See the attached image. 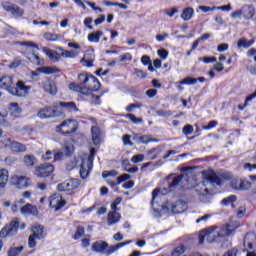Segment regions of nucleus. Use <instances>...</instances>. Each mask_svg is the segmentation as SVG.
<instances>
[{
	"label": "nucleus",
	"mask_w": 256,
	"mask_h": 256,
	"mask_svg": "<svg viewBox=\"0 0 256 256\" xmlns=\"http://www.w3.org/2000/svg\"><path fill=\"white\" fill-rule=\"evenodd\" d=\"M69 89L70 91H76L78 97L83 101H89L91 105H101V96L93 93V91H99L101 89V82L95 76L90 75L85 86H80L74 82L70 83Z\"/></svg>",
	"instance_id": "nucleus-1"
},
{
	"label": "nucleus",
	"mask_w": 256,
	"mask_h": 256,
	"mask_svg": "<svg viewBox=\"0 0 256 256\" xmlns=\"http://www.w3.org/2000/svg\"><path fill=\"white\" fill-rule=\"evenodd\" d=\"M239 225L236 224L235 226L231 224H226L222 226L221 229L218 231L217 226H210L199 233V243L203 245L205 240L207 243H217L219 239H225V237H229V235H233L235 233V229H238Z\"/></svg>",
	"instance_id": "nucleus-2"
},
{
	"label": "nucleus",
	"mask_w": 256,
	"mask_h": 256,
	"mask_svg": "<svg viewBox=\"0 0 256 256\" xmlns=\"http://www.w3.org/2000/svg\"><path fill=\"white\" fill-rule=\"evenodd\" d=\"M0 89H4L14 97H25L31 91V87L25 85V82L22 80L15 81V78L11 75L0 77Z\"/></svg>",
	"instance_id": "nucleus-3"
},
{
	"label": "nucleus",
	"mask_w": 256,
	"mask_h": 256,
	"mask_svg": "<svg viewBox=\"0 0 256 256\" xmlns=\"http://www.w3.org/2000/svg\"><path fill=\"white\" fill-rule=\"evenodd\" d=\"M79 124L75 119L64 120L61 124L56 126V133L61 135H71L77 131Z\"/></svg>",
	"instance_id": "nucleus-4"
},
{
	"label": "nucleus",
	"mask_w": 256,
	"mask_h": 256,
	"mask_svg": "<svg viewBox=\"0 0 256 256\" xmlns=\"http://www.w3.org/2000/svg\"><path fill=\"white\" fill-rule=\"evenodd\" d=\"M47 236V233L45 232V228L41 225L32 227V235L29 236L28 239V247L30 249H34V247H37V239H45Z\"/></svg>",
	"instance_id": "nucleus-5"
},
{
	"label": "nucleus",
	"mask_w": 256,
	"mask_h": 256,
	"mask_svg": "<svg viewBox=\"0 0 256 256\" xmlns=\"http://www.w3.org/2000/svg\"><path fill=\"white\" fill-rule=\"evenodd\" d=\"M19 230V219L14 218L9 224L4 226L0 231V237L5 239V237H9L11 235L17 234Z\"/></svg>",
	"instance_id": "nucleus-6"
},
{
	"label": "nucleus",
	"mask_w": 256,
	"mask_h": 256,
	"mask_svg": "<svg viewBox=\"0 0 256 256\" xmlns=\"http://www.w3.org/2000/svg\"><path fill=\"white\" fill-rule=\"evenodd\" d=\"M18 43L22 47H25V49H28V51L32 52V57L28 58L31 61V63H34V65H39L41 63V58H39V56L35 54V51H39V47L36 46L35 43L31 41H21Z\"/></svg>",
	"instance_id": "nucleus-7"
},
{
	"label": "nucleus",
	"mask_w": 256,
	"mask_h": 256,
	"mask_svg": "<svg viewBox=\"0 0 256 256\" xmlns=\"http://www.w3.org/2000/svg\"><path fill=\"white\" fill-rule=\"evenodd\" d=\"M53 171H55V166L52 164H40L39 166H36L34 174L36 177L45 179V177H51Z\"/></svg>",
	"instance_id": "nucleus-8"
},
{
	"label": "nucleus",
	"mask_w": 256,
	"mask_h": 256,
	"mask_svg": "<svg viewBox=\"0 0 256 256\" xmlns=\"http://www.w3.org/2000/svg\"><path fill=\"white\" fill-rule=\"evenodd\" d=\"M162 210L171 211V213H185L187 210V203L183 200H179L174 204L166 203L162 205Z\"/></svg>",
	"instance_id": "nucleus-9"
},
{
	"label": "nucleus",
	"mask_w": 256,
	"mask_h": 256,
	"mask_svg": "<svg viewBox=\"0 0 256 256\" xmlns=\"http://www.w3.org/2000/svg\"><path fill=\"white\" fill-rule=\"evenodd\" d=\"M11 182L17 189H27L31 186V178L27 176L14 175L11 177Z\"/></svg>",
	"instance_id": "nucleus-10"
},
{
	"label": "nucleus",
	"mask_w": 256,
	"mask_h": 256,
	"mask_svg": "<svg viewBox=\"0 0 256 256\" xmlns=\"http://www.w3.org/2000/svg\"><path fill=\"white\" fill-rule=\"evenodd\" d=\"M66 204L67 201L63 199V196H61V194H53L50 197V207L51 209H54V211H59L60 209H63Z\"/></svg>",
	"instance_id": "nucleus-11"
},
{
	"label": "nucleus",
	"mask_w": 256,
	"mask_h": 256,
	"mask_svg": "<svg viewBox=\"0 0 256 256\" xmlns=\"http://www.w3.org/2000/svg\"><path fill=\"white\" fill-rule=\"evenodd\" d=\"M230 185L232 189H236L237 191H248V189H251V182L239 178H232Z\"/></svg>",
	"instance_id": "nucleus-12"
},
{
	"label": "nucleus",
	"mask_w": 256,
	"mask_h": 256,
	"mask_svg": "<svg viewBox=\"0 0 256 256\" xmlns=\"http://www.w3.org/2000/svg\"><path fill=\"white\" fill-rule=\"evenodd\" d=\"M1 5L4 11H7V13H11V15H14V17H22L24 13L23 9L11 2H2Z\"/></svg>",
	"instance_id": "nucleus-13"
},
{
	"label": "nucleus",
	"mask_w": 256,
	"mask_h": 256,
	"mask_svg": "<svg viewBox=\"0 0 256 256\" xmlns=\"http://www.w3.org/2000/svg\"><path fill=\"white\" fill-rule=\"evenodd\" d=\"M91 169H93V163L90 160H82L80 165V177L81 179H87L89 177V173H91Z\"/></svg>",
	"instance_id": "nucleus-14"
},
{
	"label": "nucleus",
	"mask_w": 256,
	"mask_h": 256,
	"mask_svg": "<svg viewBox=\"0 0 256 256\" xmlns=\"http://www.w3.org/2000/svg\"><path fill=\"white\" fill-rule=\"evenodd\" d=\"M92 251H94V253L107 255V252L109 251V244L103 240L96 241L92 244Z\"/></svg>",
	"instance_id": "nucleus-15"
},
{
	"label": "nucleus",
	"mask_w": 256,
	"mask_h": 256,
	"mask_svg": "<svg viewBox=\"0 0 256 256\" xmlns=\"http://www.w3.org/2000/svg\"><path fill=\"white\" fill-rule=\"evenodd\" d=\"M37 115L40 119H51L53 117H57L58 114L55 108L48 106L41 109Z\"/></svg>",
	"instance_id": "nucleus-16"
},
{
	"label": "nucleus",
	"mask_w": 256,
	"mask_h": 256,
	"mask_svg": "<svg viewBox=\"0 0 256 256\" xmlns=\"http://www.w3.org/2000/svg\"><path fill=\"white\" fill-rule=\"evenodd\" d=\"M9 183V170L2 168L0 169V189L5 191L7 184Z\"/></svg>",
	"instance_id": "nucleus-17"
},
{
	"label": "nucleus",
	"mask_w": 256,
	"mask_h": 256,
	"mask_svg": "<svg viewBox=\"0 0 256 256\" xmlns=\"http://www.w3.org/2000/svg\"><path fill=\"white\" fill-rule=\"evenodd\" d=\"M95 62V53L88 52L84 54L83 58L80 60L82 67H93Z\"/></svg>",
	"instance_id": "nucleus-18"
},
{
	"label": "nucleus",
	"mask_w": 256,
	"mask_h": 256,
	"mask_svg": "<svg viewBox=\"0 0 256 256\" xmlns=\"http://www.w3.org/2000/svg\"><path fill=\"white\" fill-rule=\"evenodd\" d=\"M244 247H248V249L256 247V234L254 232L246 234L244 237Z\"/></svg>",
	"instance_id": "nucleus-19"
},
{
	"label": "nucleus",
	"mask_w": 256,
	"mask_h": 256,
	"mask_svg": "<svg viewBox=\"0 0 256 256\" xmlns=\"http://www.w3.org/2000/svg\"><path fill=\"white\" fill-rule=\"evenodd\" d=\"M121 221V214H119L117 211H111L108 213L107 216V225H117Z\"/></svg>",
	"instance_id": "nucleus-20"
},
{
	"label": "nucleus",
	"mask_w": 256,
	"mask_h": 256,
	"mask_svg": "<svg viewBox=\"0 0 256 256\" xmlns=\"http://www.w3.org/2000/svg\"><path fill=\"white\" fill-rule=\"evenodd\" d=\"M21 213H23V215H33L34 217H37V215H39V210H37V206L26 204L21 208Z\"/></svg>",
	"instance_id": "nucleus-21"
},
{
	"label": "nucleus",
	"mask_w": 256,
	"mask_h": 256,
	"mask_svg": "<svg viewBox=\"0 0 256 256\" xmlns=\"http://www.w3.org/2000/svg\"><path fill=\"white\" fill-rule=\"evenodd\" d=\"M43 89L44 91H46V93H50V95L57 94V86L55 85V82L52 80L44 81Z\"/></svg>",
	"instance_id": "nucleus-22"
},
{
	"label": "nucleus",
	"mask_w": 256,
	"mask_h": 256,
	"mask_svg": "<svg viewBox=\"0 0 256 256\" xmlns=\"http://www.w3.org/2000/svg\"><path fill=\"white\" fill-rule=\"evenodd\" d=\"M206 179L209 183L214 185H221V178L215 174L213 170H210L206 173Z\"/></svg>",
	"instance_id": "nucleus-23"
},
{
	"label": "nucleus",
	"mask_w": 256,
	"mask_h": 256,
	"mask_svg": "<svg viewBox=\"0 0 256 256\" xmlns=\"http://www.w3.org/2000/svg\"><path fill=\"white\" fill-rule=\"evenodd\" d=\"M9 112L12 117H21V113H23V108L20 107L17 103H11L9 106Z\"/></svg>",
	"instance_id": "nucleus-24"
},
{
	"label": "nucleus",
	"mask_w": 256,
	"mask_h": 256,
	"mask_svg": "<svg viewBox=\"0 0 256 256\" xmlns=\"http://www.w3.org/2000/svg\"><path fill=\"white\" fill-rule=\"evenodd\" d=\"M91 133L94 145H99V143H101V130L99 129V127L92 126Z\"/></svg>",
	"instance_id": "nucleus-25"
},
{
	"label": "nucleus",
	"mask_w": 256,
	"mask_h": 256,
	"mask_svg": "<svg viewBox=\"0 0 256 256\" xmlns=\"http://www.w3.org/2000/svg\"><path fill=\"white\" fill-rule=\"evenodd\" d=\"M10 149L14 153H25V151H27V146L14 140L12 142V146L10 147Z\"/></svg>",
	"instance_id": "nucleus-26"
},
{
	"label": "nucleus",
	"mask_w": 256,
	"mask_h": 256,
	"mask_svg": "<svg viewBox=\"0 0 256 256\" xmlns=\"http://www.w3.org/2000/svg\"><path fill=\"white\" fill-rule=\"evenodd\" d=\"M255 15V8L252 6H243L242 7V16L244 19H253Z\"/></svg>",
	"instance_id": "nucleus-27"
},
{
	"label": "nucleus",
	"mask_w": 256,
	"mask_h": 256,
	"mask_svg": "<svg viewBox=\"0 0 256 256\" xmlns=\"http://www.w3.org/2000/svg\"><path fill=\"white\" fill-rule=\"evenodd\" d=\"M134 141H136V143H142L144 145H147L148 143H153V141H157V139L155 138L153 139L149 135H143V136L136 135L134 136Z\"/></svg>",
	"instance_id": "nucleus-28"
},
{
	"label": "nucleus",
	"mask_w": 256,
	"mask_h": 256,
	"mask_svg": "<svg viewBox=\"0 0 256 256\" xmlns=\"http://www.w3.org/2000/svg\"><path fill=\"white\" fill-rule=\"evenodd\" d=\"M59 69L51 66H43L36 69V73H44V75H52V73H57Z\"/></svg>",
	"instance_id": "nucleus-29"
},
{
	"label": "nucleus",
	"mask_w": 256,
	"mask_h": 256,
	"mask_svg": "<svg viewBox=\"0 0 256 256\" xmlns=\"http://www.w3.org/2000/svg\"><path fill=\"white\" fill-rule=\"evenodd\" d=\"M103 37V31H95L88 34L89 43H99V40Z\"/></svg>",
	"instance_id": "nucleus-30"
},
{
	"label": "nucleus",
	"mask_w": 256,
	"mask_h": 256,
	"mask_svg": "<svg viewBox=\"0 0 256 256\" xmlns=\"http://www.w3.org/2000/svg\"><path fill=\"white\" fill-rule=\"evenodd\" d=\"M23 163L26 167H34L37 165V158L33 155L27 154L23 157Z\"/></svg>",
	"instance_id": "nucleus-31"
},
{
	"label": "nucleus",
	"mask_w": 256,
	"mask_h": 256,
	"mask_svg": "<svg viewBox=\"0 0 256 256\" xmlns=\"http://www.w3.org/2000/svg\"><path fill=\"white\" fill-rule=\"evenodd\" d=\"M172 179V182L170 183V187H177L179 183H183V180L185 179L184 176H174V175H169L167 176V180Z\"/></svg>",
	"instance_id": "nucleus-32"
},
{
	"label": "nucleus",
	"mask_w": 256,
	"mask_h": 256,
	"mask_svg": "<svg viewBox=\"0 0 256 256\" xmlns=\"http://www.w3.org/2000/svg\"><path fill=\"white\" fill-rule=\"evenodd\" d=\"M59 106L64 109H70V111H74L75 113L79 112V108L75 102H60Z\"/></svg>",
	"instance_id": "nucleus-33"
},
{
	"label": "nucleus",
	"mask_w": 256,
	"mask_h": 256,
	"mask_svg": "<svg viewBox=\"0 0 256 256\" xmlns=\"http://www.w3.org/2000/svg\"><path fill=\"white\" fill-rule=\"evenodd\" d=\"M129 244H131V240L118 243L114 246H110L107 251V255H111L112 253H115V251H118V249H121V247H125V245H129Z\"/></svg>",
	"instance_id": "nucleus-34"
},
{
	"label": "nucleus",
	"mask_w": 256,
	"mask_h": 256,
	"mask_svg": "<svg viewBox=\"0 0 256 256\" xmlns=\"http://www.w3.org/2000/svg\"><path fill=\"white\" fill-rule=\"evenodd\" d=\"M43 53H45V55H47V57H49V59L51 61H59V56H57V52H55L47 47H44Z\"/></svg>",
	"instance_id": "nucleus-35"
},
{
	"label": "nucleus",
	"mask_w": 256,
	"mask_h": 256,
	"mask_svg": "<svg viewBox=\"0 0 256 256\" xmlns=\"http://www.w3.org/2000/svg\"><path fill=\"white\" fill-rule=\"evenodd\" d=\"M66 185L68 187V191H73V189H77V187L81 185V181H79V179L66 180Z\"/></svg>",
	"instance_id": "nucleus-36"
},
{
	"label": "nucleus",
	"mask_w": 256,
	"mask_h": 256,
	"mask_svg": "<svg viewBox=\"0 0 256 256\" xmlns=\"http://www.w3.org/2000/svg\"><path fill=\"white\" fill-rule=\"evenodd\" d=\"M193 13H194L193 8L187 7L183 10L181 14V19H183V21H189L191 17H193Z\"/></svg>",
	"instance_id": "nucleus-37"
},
{
	"label": "nucleus",
	"mask_w": 256,
	"mask_h": 256,
	"mask_svg": "<svg viewBox=\"0 0 256 256\" xmlns=\"http://www.w3.org/2000/svg\"><path fill=\"white\" fill-rule=\"evenodd\" d=\"M255 43V40H250V41H247V39L245 38H240L238 40V47L241 48L243 47L244 49H249V47H251V45H253Z\"/></svg>",
	"instance_id": "nucleus-38"
},
{
	"label": "nucleus",
	"mask_w": 256,
	"mask_h": 256,
	"mask_svg": "<svg viewBox=\"0 0 256 256\" xmlns=\"http://www.w3.org/2000/svg\"><path fill=\"white\" fill-rule=\"evenodd\" d=\"M183 253H185V245L179 244L176 248H174L171 256H181Z\"/></svg>",
	"instance_id": "nucleus-39"
},
{
	"label": "nucleus",
	"mask_w": 256,
	"mask_h": 256,
	"mask_svg": "<svg viewBox=\"0 0 256 256\" xmlns=\"http://www.w3.org/2000/svg\"><path fill=\"white\" fill-rule=\"evenodd\" d=\"M103 5H106V7H119V9H124V10L127 9V5L117 3V2L104 1Z\"/></svg>",
	"instance_id": "nucleus-40"
},
{
	"label": "nucleus",
	"mask_w": 256,
	"mask_h": 256,
	"mask_svg": "<svg viewBox=\"0 0 256 256\" xmlns=\"http://www.w3.org/2000/svg\"><path fill=\"white\" fill-rule=\"evenodd\" d=\"M21 251H23V246L11 247L8 251V256H19Z\"/></svg>",
	"instance_id": "nucleus-41"
},
{
	"label": "nucleus",
	"mask_w": 256,
	"mask_h": 256,
	"mask_svg": "<svg viewBox=\"0 0 256 256\" xmlns=\"http://www.w3.org/2000/svg\"><path fill=\"white\" fill-rule=\"evenodd\" d=\"M148 155L151 156V159H152V160L157 159V157H159V155H161V147H156V148H154V149H151V150L148 152Z\"/></svg>",
	"instance_id": "nucleus-42"
},
{
	"label": "nucleus",
	"mask_w": 256,
	"mask_h": 256,
	"mask_svg": "<svg viewBox=\"0 0 256 256\" xmlns=\"http://www.w3.org/2000/svg\"><path fill=\"white\" fill-rule=\"evenodd\" d=\"M15 140L9 138V137H2L0 140V143H2V145H4V147H7L8 149H11L13 142Z\"/></svg>",
	"instance_id": "nucleus-43"
},
{
	"label": "nucleus",
	"mask_w": 256,
	"mask_h": 256,
	"mask_svg": "<svg viewBox=\"0 0 256 256\" xmlns=\"http://www.w3.org/2000/svg\"><path fill=\"white\" fill-rule=\"evenodd\" d=\"M62 151L64 152V155L69 156L73 153L74 147L71 143H66L64 147L62 148Z\"/></svg>",
	"instance_id": "nucleus-44"
},
{
	"label": "nucleus",
	"mask_w": 256,
	"mask_h": 256,
	"mask_svg": "<svg viewBox=\"0 0 256 256\" xmlns=\"http://www.w3.org/2000/svg\"><path fill=\"white\" fill-rule=\"evenodd\" d=\"M179 83L180 85H195L197 83V78L186 77Z\"/></svg>",
	"instance_id": "nucleus-45"
},
{
	"label": "nucleus",
	"mask_w": 256,
	"mask_h": 256,
	"mask_svg": "<svg viewBox=\"0 0 256 256\" xmlns=\"http://www.w3.org/2000/svg\"><path fill=\"white\" fill-rule=\"evenodd\" d=\"M44 38L46 39V41H59V35L53 34L51 32L45 33Z\"/></svg>",
	"instance_id": "nucleus-46"
},
{
	"label": "nucleus",
	"mask_w": 256,
	"mask_h": 256,
	"mask_svg": "<svg viewBox=\"0 0 256 256\" xmlns=\"http://www.w3.org/2000/svg\"><path fill=\"white\" fill-rule=\"evenodd\" d=\"M83 235H85V228H83V226H78L74 235V239L79 240Z\"/></svg>",
	"instance_id": "nucleus-47"
},
{
	"label": "nucleus",
	"mask_w": 256,
	"mask_h": 256,
	"mask_svg": "<svg viewBox=\"0 0 256 256\" xmlns=\"http://www.w3.org/2000/svg\"><path fill=\"white\" fill-rule=\"evenodd\" d=\"M132 163H143L145 161V155L137 154L131 158Z\"/></svg>",
	"instance_id": "nucleus-48"
},
{
	"label": "nucleus",
	"mask_w": 256,
	"mask_h": 256,
	"mask_svg": "<svg viewBox=\"0 0 256 256\" xmlns=\"http://www.w3.org/2000/svg\"><path fill=\"white\" fill-rule=\"evenodd\" d=\"M129 179H131V175H129V174H122L121 176L116 178L117 185H121V183H123L125 181H129Z\"/></svg>",
	"instance_id": "nucleus-49"
},
{
	"label": "nucleus",
	"mask_w": 256,
	"mask_h": 256,
	"mask_svg": "<svg viewBox=\"0 0 256 256\" xmlns=\"http://www.w3.org/2000/svg\"><path fill=\"white\" fill-rule=\"evenodd\" d=\"M217 125H218V122L216 120H212L208 123V125H203L202 129H204L205 131H209V129H215Z\"/></svg>",
	"instance_id": "nucleus-50"
},
{
	"label": "nucleus",
	"mask_w": 256,
	"mask_h": 256,
	"mask_svg": "<svg viewBox=\"0 0 256 256\" xmlns=\"http://www.w3.org/2000/svg\"><path fill=\"white\" fill-rule=\"evenodd\" d=\"M117 175H119V173L117 171H115V170L104 171L102 173L103 179H107V177H117Z\"/></svg>",
	"instance_id": "nucleus-51"
},
{
	"label": "nucleus",
	"mask_w": 256,
	"mask_h": 256,
	"mask_svg": "<svg viewBox=\"0 0 256 256\" xmlns=\"http://www.w3.org/2000/svg\"><path fill=\"white\" fill-rule=\"evenodd\" d=\"M198 61H203V63H217V58H215L214 56H205L203 58H198Z\"/></svg>",
	"instance_id": "nucleus-52"
},
{
	"label": "nucleus",
	"mask_w": 256,
	"mask_h": 256,
	"mask_svg": "<svg viewBox=\"0 0 256 256\" xmlns=\"http://www.w3.org/2000/svg\"><path fill=\"white\" fill-rule=\"evenodd\" d=\"M89 75L87 74H79L78 75V81L82 84V85H86L87 82L89 81Z\"/></svg>",
	"instance_id": "nucleus-53"
},
{
	"label": "nucleus",
	"mask_w": 256,
	"mask_h": 256,
	"mask_svg": "<svg viewBox=\"0 0 256 256\" xmlns=\"http://www.w3.org/2000/svg\"><path fill=\"white\" fill-rule=\"evenodd\" d=\"M133 56L131 53H125L123 55H120V62L121 63H127V61H132Z\"/></svg>",
	"instance_id": "nucleus-54"
},
{
	"label": "nucleus",
	"mask_w": 256,
	"mask_h": 256,
	"mask_svg": "<svg viewBox=\"0 0 256 256\" xmlns=\"http://www.w3.org/2000/svg\"><path fill=\"white\" fill-rule=\"evenodd\" d=\"M141 107H143V104H141V103L130 104L126 108V111H127V113H131L134 109H141Z\"/></svg>",
	"instance_id": "nucleus-55"
},
{
	"label": "nucleus",
	"mask_w": 256,
	"mask_h": 256,
	"mask_svg": "<svg viewBox=\"0 0 256 256\" xmlns=\"http://www.w3.org/2000/svg\"><path fill=\"white\" fill-rule=\"evenodd\" d=\"M155 113L158 115V117H171V111L155 110Z\"/></svg>",
	"instance_id": "nucleus-56"
},
{
	"label": "nucleus",
	"mask_w": 256,
	"mask_h": 256,
	"mask_svg": "<svg viewBox=\"0 0 256 256\" xmlns=\"http://www.w3.org/2000/svg\"><path fill=\"white\" fill-rule=\"evenodd\" d=\"M126 117L132 121V123H135L136 125H139V123H142V119L141 118H137L135 117V115L133 114H127Z\"/></svg>",
	"instance_id": "nucleus-57"
},
{
	"label": "nucleus",
	"mask_w": 256,
	"mask_h": 256,
	"mask_svg": "<svg viewBox=\"0 0 256 256\" xmlns=\"http://www.w3.org/2000/svg\"><path fill=\"white\" fill-rule=\"evenodd\" d=\"M19 65H21V58H16L9 64V69H17Z\"/></svg>",
	"instance_id": "nucleus-58"
},
{
	"label": "nucleus",
	"mask_w": 256,
	"mask_h": 256,
	"mask_svg": "<svg viewBox=\"0 0 256 256\" xmlns=\"http://www.w3.org/2000/svg\"><path fill=\"white\" fill-rule=\"evenodd\" d=\"M237 201V196H230L222 200V205H229V203H235Z\"/></svg>",
	"instance_id": "nucleus-59"
},
{
	"label": "nucleus",
	"mask_w": 256,
	"mask_h": 256,
	"mask_svg": "<svg viewBox=\"0 0 256 256\" xmlns=\"http://www.w3.org/2000/svg\"><path fill=\"white\" fill-rule=\"evenodd\" d=\"M182 133H184V135H191V133H193V127L190 124H187L183 127Z\"/></svg>",
	"instance_id": "nucleus-60"
},
{
	"label": "nucleus",
	"mask_w": 256,
	"mask_h": 256,
	"mask_svg": "<svg viewBox=\"0 0 256 256\" xmlns=\"http://www.w3.org/2000/svg\"><path fill=\"white\" fill-rule=\"evenodd\" d=\"M227 49H229V44L227 43L219 44L217 47L218 53H224V51H227Z\"/></svg>",
	"instance_id": "nucleus-61"
},
{
	"label": "nucleus",
	"mask_w": 256,
	"mask_h": 256,
	"mask_svg": "<svg viewBox=\"0 0 256 256\" xmlns=\"http://www.w3.org/2000/svg\"><path fill=\"white\" fill-rule=\"evenodd\" d=\"M42 159L44 161H51V159H54V154L51 151H46V153L42 156Z\"/></svg>",
	"instance_id": "nucleus-62"
},
{
	"label": "nucleus",
	"mask_w": 256,
	"mask_h": 256,
	"mask_svg": "<svg viewBox=\"0 0 256 256\" xmlns=\"http://www.w3.org/2000/svg\"><path fill=\"white\" fill-rule=\"evenodd\" d=\"M168 55H169V52L167 50L165 49L158 50V56L160 57V59L165 60L167 59Z\"/></svg>",
	"instance_id": "nucleus-63"
},
{
	"label": "nucleus",
	"mask_w": 256,
	"mask_h": 256,
	"mask_svg": "<svg viewBox=\"0 0 256 256\" xmlns=\"http://www.w3.org/2000/svg\"><path fill=\"white\" fill-rule=\"evenodd\" d=\"M57 190H58V191H62V192H63V191H69V188H68V186H67V181H64V182L58 184Z\"/></svg>",
	"instance_id": "nucleus-64"
}]
</instances>
